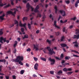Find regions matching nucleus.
Instances as JSON below:
<instances>
[{
  "label": "nucleus",
  "mask_w": 79,
  "mask_h": 79,
  "mask_svg": "<svg viewBox=\"0 0 79 79\" xmlns=\"http://www.w3.org/2000/svg\"><path fill=\"white\" fill-rule=\"evenodd\" d=\"M73 73V72H69L67 73V74H68V75H71V74H72Z\"/></svg>",
  "instance_id": "31"
},
{
  "label": "nucleus",
  "mask_w": 79,
  "mask_h": 79,
  "mask_svg": "<svg viewBox=\"0 0 79 79\" xmlns=\"http://www.w3.org/2000/svg\"><path fill=\"white\" fill-rule=\"evenodd\" d=\"M76 3H77V4H78V3H79V0H78L77 1Z\"/></svg>",
  "instance_id": "64"
},
{
  "label": "nucleus",
  "mask_w": 79,
  "mask_h": 79,
  "mask_svg": "<svg viewBox=\"0 0 79 79\" xmlns=\"http://www.w3.org/2000/svg\"><path fill=\"white\" fill-rule=\"evenodd\" d=\"M73 56H75V57H79V56L76 55H73Z\"/></svg>",
  "instance_id": "59"
},
{
  "label": "nucleus",
  "mask_w": 79,
  "mask_h": 79,
  "mask_svg": "<svg viewBox=\"0 0 79 79\" xmlns=\"http://www.w3.org/2000/svg\"><path fill=\"white\" fill-rule=\"evenodd\" d=\"M34 12H35V13H40V12L39 10H38V9H35L34 10Z\"/></svg>",
  "instance_id": "21"
},
{
  "label": "nucleus",
  "mask_w": 79,
  "mask_h": 79,
  "mask_svg": "<svg viewBox=\"0 0 79 79\" xmlns=\"http://www.w3.org/2000/svg\"><path fill=\"white\" fill-rule=\"evenodd\" d=\"M60 46H61V47H63V48L66 47H67V45L66 44H60Z\"/></svg>",
  "instance_id": "13"
},
{
  "label": "nucleus",
  "mask_w": 79,
  "mask_h": 79,
  "mask_svg": "<svg viewBox=\"0 0 79 79\" xmlns=\"http://www.w3.org/2000/svg\"><path fill=\"white\" fill-rule=\"evenodd\" d=\"M34 48L35 49V50H36V51L39 50V48H38L37 47V46L35 45V44L34 45Z\"/></svg>",
  "instance_id": "16"
},
{
  "label": "nucleus",
  "mask_w": 79,
  "mask_h": 79,
  "mask_svg": "<svg viewBox=\"0 0 79 79\" xmlns=\"http://www.w3.org/2000/svg\"><path fill=\"white\" fill-rule=\"evenodd\" d=\"M6 38H3V37H1L0 38V42L1 44H3V40L4 41V42L5 43L6 42V43H9L10 42V41L9 40H6Z\"/></svg>",
  "instance_id": "2"
},
{
  "label": "nucleus",
  "mask_w": 79,
  "mask_h": 79,
  "mask_svg": "<svg viewBox=\"0 0 79 79\" xmlns=\"http://www.w3.org/2000/svg\"><path fill=\"white\" fill-rule=\"evenodd\" d=\"M21 21H20L19 22V26H20V27H25V29L26 28V23H24V24H23L22 23H21Z\"/></svg>",
  "instance_id": "5"
},
{
  "label": "nucleus",
  "mask_w": 79,
  "mask_h": 79,
  "mask_svg": "<svg viewBox=\"0 0 79 79\" xmlns=\"http://www.w3.org/2000/svg\"><path fill=\"white\" fill-rule=\"evenodd\" d=\"M30 8H31V11H34V8H33V7H32V6H31L30 7Z\"/></svg>",
  "instance_id": "55"
},
{
  "label": "nucleus",
  "mask_w": 79,
  "mask_h": 79,
  "mask_svg": "<svg viewBox=\"0 0 79 79\" xmlns=\"http://www.w3.org/2000/svg\"><path fill=\"white\" fill-rule=\"evenodd\" d=\"M17 40L18 41V42H20L21 40V39L20 38H18L17 39Z\"/></svg>",
  "instance_id": "49"
},
{
  "label": "nucleus",
  "mask_w": 79,
  "mask_h": 79,
  "mask_svg": "<svg viewBox=\"0 0 79 79\" xmlns=\"http://www.w3.org/2000/svg\"><path fill=\"white\" fill-rule=\"evenodd\" d=\"M63 71H64V72H67V71H68V69L66 68H64L63 69Z\"/></svg>",
  "instance_id": "27"
},
{
  "label": "nucleus",
  "mask_w": 79,
  "mask_h": 79,
  "mask_svg": "<svg viewBox=\"0 0 79 79\" xmlns=\"http://www.w3.org/2000/svg\"><path fill=\"white\" fill-rule=\"evenodd\" d=\"M5 77L6 79H9L10 77L8 76H6Z\"/></svg>",
  "instance_id": "51"
},
{
  "label": "nucleus",
  "mask_w": 79,
  "mask_h": 79,
  "mask_svg": "<svg viewBox=\"0 0 79 79\" xmlns=\"http://www.w3.org/2000/svg\"><path fill=\"white\" fill-rule=\"evenodd\" d=\"M23 2L24 3H27V1H26V0H24L23 1Z\"/></svg>",
  "instance_id": "56"
},
{
  "label": "nucleus",
  "mask_w": 79,
  "mask_h": 79,
  "mask_svg": "<svg viewBox=\"0 0 79 79\" xmlns=\"http://www.w3.org/2000/svg\"><path fill=\"white\" fill-rule=\"evenodd\" d=\"M28 26L29 29H31V24L28 23Z\"/></svg>",
  "instance_id": "29"
},
{
  "label": "nucleus",
  "mask_w": 79,
  "mask_h": 79,
  "mask_svg": "<svg viewBox=\"0 0 79 79\" xmlns=\"http://www.w3.org/2000/svg\"><path fill=\"white\" fill-rule=\"evenodd\" d=\"M63 73V71L61 70H60L59 71L57 72V74L58 75H60V74Z\"/></svg>",
  "instance_id": "17"
},
{
  "label": "nucleus",
  "mask_w": 79,
  "mask_h": 79,
  "mask_svg": "<svg viewBox=\"0 0 79 79\" xmlns=\"http://www.w3.org/2000/svg\"><path fill=\"white\" fill-rule=\"evenodd\" d=\"M35 9L37 10H39V5H37Z\"/></svg>",
  "instance_id": "39"
},
{
  "label": "nucleus",
  "mask_w": 79,
  "mask_h": 79,
  "mask_svg": "<svg viewBox=\"0 0 79 79\" xmlns=\"http://www.w3.org/2000/svg\"><path fill=\"white\" fill-rule=\"evenodd\" d=\"M12 77H13V79H16V76H15V75L13 76Z\"/></svg>",
  "instance_id": "48"
},
{
  "label": "nucleus",
  "mask_w": 79,
  "mask_h": 79,
  "mask_svg": "<svg viewBox=\"0 0 79 79\" xmlns=\"http://www.w3.org/2000/svg\"><path fill=\"white\" fill-rule=\"evenodd\" d=\"M63 58H64V56L63 55V54L62 53L60 56V58L61 60V59H63Z\"/></svg>",
  "instance_id": "24"
},
{
  "label": "nucleus",
  "mask_w": 79,
  "mask_h": 79,
  "mask_svg": "<svg viewBox=\"0 0 79 79\" xmlns=\"http://www.w3.org/2000/svg\"><path fill=\"white\" fill-rule=\"evenodd\" d=\"M11 4L12 5H14V3H13V1H11Z\"/></svg>",
  "instance_id": "60"
},
{
  "label": "nucleus",
  "mask_w": 79,
  "mask_h": 79,
  "mask_svg": "<svg viewBox=\"0 0 79 79\" xmlns=\"http://www.w3.org/2000/svg\"><path fill=\"white\" fill-rule=\"evenodd\" d=\"M24 73V70H22L20 71L21 74H23Z\"/></svg>",
  "instance_id": "33"
},
{
  "label": "nucleus",
  "mask_w": 79,
  "mask_h": 79,
  "mask_svg": "<svg viewBox=\"0 0 79 79\" xmlns=\"http://www.w3.org/2000/svg\"><path fill=\"white\" fill-rule=\"evenodd\" d=\"M6 3H5L3 4V3H2V0H0V6H3L4 5H6Z\"/></svg>",
  "instance_id": "11"
},
{
  "label": "nucleus",
  "mask_w": 79,
  "mask_h": 79,
  "mask_svg": "<svg viewBox=\"0 0 79 79\" xmlns=\"http://www.w3.org/2000/svg\"><path fill=\"white\" fill-rule=\"evenodd\" d=\"M48 60L50 61L51 62V64L52 65H53V64H54L55 63V60L54 59H51V57H49L48 59Z\"/></svg>",
  "instance_id": "4"
},
{
  "label": "nucleus",
  "mask_w": 79,
  "mask_h": 79,
  "mask_svg": "<svg viewBox=\"0 0 79 79\" xmlns=\"http://www.w3.org/2000/svg\"><path fill=\"white\" fill-rule=\"evenodd\" d=\"M56 21H54V26H55V27H56L57 28H58V29H60V27L56 25Z\"/></svg>",
  "instance_id": "10"
},
{
  "label": "nucleus",
  "mask_w": 79,
  "mask_h": 79,
  "mask_svg": "<svg viewBox=\"0 0 79 79\" xmlns=\"http://www.w3.org/2000/svg\"><path fill=\"white\" fill-rule=\"evenodd\" d=\"M60 19H61V16L59 15V18L58 19V21H60Z\"/></svg>",
  "instance_id": "61"
},
{
  "label": "nucleus",
  "mask_w": 79,
  "mask_h": 79,
  "mask_svg": "<svg viewBox=\"0 0 79 79\" xmlns=\"http://www.w3.org/2000/svg\"><path fill=\"white\" fill-rule=\"evenodd\" d=\"M16 48H15L14 51V53H16Z\"/></svg>",
  "instance_id": "52"
},
{
  "label": "nucleus",
  "mask_w": 79,
  "mask_h": 79,
  "mask_svg": "<svg viewBox=\"0 0 79 79\" xmlns=\"http://www.w3.org/2000/svg\"><path fill=\"white\" fill-rule=\"evenodd\" d=\"M64 39V36H62V37L61 38V39L60 40L61 42H63V40Z\"/></svg>",
  "instance_id": "30"
},
{
  "label": "nucleus",
  "mask_w": 79,
  "mask_h": 79,
  "mask_svg": "<svg viewBox=\"0 0 79 79\" xmlns=\"http://www.w3.org/2000/svg\"><path fill=\"white\" fill-rule=\"evenodd\" d=\"M54 9L55 10V12L56 14H57V11H58V9L57 8V7L56 6L54 7Z\"/></svg>",
  "instance_id": "18"
},
{
  "label": "nucleus",
  "mask_w": 79,
  "mask_h": 79,
  "mask_svg": "<svg viewBox=\"0 0 79 79\" xmlns=\"http://www.w3.org/2000/svg\"><path fill=\"white\" fill-rule=\"evenodd\" d=\"M29 3H27L26 5V8L27 9V11H29V9L31 7Z\"/></svg>",
  "instance_id": "7"
},
{
  "label": "nucleus",
  "mask_w": 79,
  "mask_h": 79,
  "mask_svg": "<svg viewBox=\"0 0 79 79\" xmlns=\"http://www.w3.org/2000/svg\"><path fill=\"white\" fill-rule=\"evenodd\" d=\"M73 27H74V26H73V25H71V26H70V27H69V29H72V28H73Z\"/></svg>",
  "instance_id": "45"
},
{
  "label": "nucleus",
  "mask_w": 79,
  "mask_h": 79,
  "mask_svg": "<svg viewBox=\"0 0 79 79\" xmlns=\"http://www.w3.org/2000/svg\"><path fill=\"white\" fill-rule=\"evenodd\" d=\"M21 31L22 32H23L24 31V28H21Z\"/></svg>",
  "instance_id": "40"
},
{
  "label": "nucleus",
  "mask_w": 79,
  "mask_h": 79,
  "mask_svg": "<svg viewBox=\"0 0 79 79\" xmlns=\"http://www.w3.org/2000/svg\"><path fill=\"white\" fill-rule=\"evenodd\" d=\"M55 58L57 60H61V59L59 58V57H56Z\"/></svg>",
  "instance_id": "41"
},
{
  "label": "nucleus",
  "mask_w": 79,
  "mask_h": 79,
  "mask_svg": "<svg viewBox=\"0 0 79 79\" xmlns=\"http://www.w3.org/2000/svg\"><path fill=\"white\" fill-rule=\"evenodd\" d=\"M40 60L44 61H46L47 59L44 57H40Z\"/></svg>",
  "instance_id": "23"
},
{
  "label": "nucleus",
  "mask_w": 79,
  "mask_h": 79,
  "mask_svg": "<svg viewBox=\"0 0 79 79\" xmlns=\"http://www.w3.org/2000/svg\"><path fill=\"white\" fill-rule=\"evenodd\" d=\"M34 59L35 61H37V58L35 57H34Z\"/></svg>",
  "instance_id": "46"
},
{
  "label": "nucleus",
  "mask_w": 79,
  "mask_h": 79,
  "mask_svg": "<svg viewBox=\"0 0 79 79\" xmlns=\"http://www.w3.org/2000/svg\"><path fill=\"white\" fill-rule=\"evenodd\" d=\"M3 34V32L2 31H0V35H2Z\"/></svg>",
  "instance_id": "44"
},
{
  "label": "nucleus",
  "mask_w": 79,
  "mask_h": 79,
  "mask_svg": "<svg viewBox=\"0 0 79 79\" xmlns=\"http://www.w3.org/2000/svg\"><path fill=\"white\" fill-rule=\"evenodd\" d=\"M76 19V17H74L73 18L70 19L71 20H73V21H75Z\"/></svg>",
  "instance_id": "32"
},
{
  "label": "nucleus",
  "mask_w": 79,
  "mask_h": 79,
  "mask_svg": "<svg viewBox=\"0 0 79 79\" xmlns=\"http://www.w3.org/2000/svg\"><path fill=\"white\" fill-rule=\"evenodd\" d=\"M56 77L57 79H60V76H58V75H56Z\"/></svg>",
  "instance_id": "63"
},
{
  "label": "nucleus",
  "mask_w": 79,
  "mask_h": 79,
  "mask_svg": "<svg viewBox=\"0 0 79 79\" xmlns=\"http://www.w3.org/2000/svg\"><path fill=\"white\" fill-rule=\"evenodd\" d=\"M5 16V15L3 14L2 16H0V19H1L2 21L4 19L3 18Z\"/></svg>",
  "instance_id": "14"
},
{
  "label": "nucleus",
  "mask_w": 79,
  "mask_h": 79,
  "mask_svg": "<svg viewBox=\"0 0 79 79\" xmlns=\"http://www.w3.org/2000/svg\"><path fill=\"white\" fill-rule=\"evenodd\" d=\"M78 4L76 3V2L75 3V7H77V6H78Z\"/></svg>",
  "instance_id": "47"
},
{
  "label": "nucleus",
  "mask_w": 79,
  "mask_h": 79,
  "mask_svg": "<svg viewBox=\"0 0 79 79\" xmlns=\"http://www.w3.org/2000/svg\"><path fill=\"white\" fill-rule=\"evenodd\" d=\"M7 14H11L12 15H13L14 16H15V14H14V13L13 12H12V11H9L7 12Z\"/></svg>",
  "instance_id": "12"
},
{
  "label": "nucleus",
  "mask_w": 79,
  "mask_h": 79,
  "mask_svg": "<svg viewBox=\"0 0 79 79\" xmlns=\"http://www.w3.org/2000/svg\"><path fill=\"white\" fill-rule=\"evenodd\" d=\"M73 44H75L74 45V47L77 48L78 47L79 45H78V43H77V41L73 42Z\"/></svg>",
  "instance_id": "9"
},
{
  "label": "nucleus",
  "mask_w": 79,
  "mask_h": 79,
  "mask_svg": "<svg viewBox=\"0 0 79 79\" xmlns=\"http://www.w3.org/2000/svg\"><path fill=\"white\" fill-rule=\"evenodd\" d=\"M23 57L19 56H18L16 59L14 60V61L15 62H17V63L19 62V64L23 66V63L21 62V61H23Z\"/></svg>",
  "instance_id": "1"
},
{
  "label": "nucleus",
  "mask_w": 79,
  "mask_h": 79,
  "mask_svg": "<svg viewBox=\"0 0 79 79\" xmlns=\"http://www.w3.org/2000/svg\"><path fill=\"white\" fill-rule=\"evenodd\" d=\"M17 24H18V21H17V20H15V24L16 25Z\"/></svg>",
  "instance_id": "35"
},
{
  "label": "nucleus",
  "mask_w": 79,
  "mask_h": 79,
  "mask_svg": "<svg viewBox=\"0 0 79 79\" xmlns=\"http://www.w3.org/2000/svg\"><path fill=\"white\" fill-rule=\"evenodd\" d=\"M14 26V24H11L9 28H11V27H13V26Z\"/></svg>",
  "instance_id": "38"
},
{
  "label": "nucleus",
  "mask_w": 79,
  "mask_h": 79,
  "mask_svg": "<svg viewBox=\"0 0 79 79\" xmlns=\"http://www.w3.org/2000/svg\"><path fill=\"white\" fill-rule=\"evenodd\" d=\"M9 6H10V4H9L5 6L4 8H8V7H9Z\"/></svg>",
  "instance_id": "26"
},
{
  "label": "nucleus",
  "mask_w": 79,
  "mask_h": 79,
  "mask_svg": "<svg viewBox=\"0 0 79 79\" xmlns=\"http://www.w3.org/2000/svg\"><path fill=\"white\" fill-rule=\"evenodd\" d=\"M31 48H28V49H27V52H31Z\"/></svg>",
  "instance_id": "43"
},
{
  "label": "nucleus",
  "mask_w": 79,
  "mask_h": 79,
  "mask_svg": "<svg viewBox=\"0 0 79 79\" xmlns=\"http://www.w3.org/2000/svg\"><path fill=\"white\" fill-rule=\"evenodd\" d=\"M72 71V69L71 68H68L67 69V71Z\"/></svg>",
  "instance_id": "37"
},
{
  "label": "nucleus",
  "mask_w": 79,
  "mask_h": 79,
  "mask_svg": "<svg viewBox=\"0 0 79 79\" xmlns=\"http://www.w3.org/2000/svg\"><path fill=\"white\" fill-rule=\"evenodd\" d=\"M47 49L48 50L49 55H53V54H55V53H56V52H55V51H52V50L51 49L50 47H47L46 48V49Z\"/></svg>",
  "instance_id": "3"
},
{
  "label": "nucleus",
  "mask_w": 79,
  "mask_h": 79,
  "mask_svg": "<svg viewBox=\"0 0 79 79\" xmlns=\"http://www.w3.org/2000/svg\"><path fill=\"white\" fill-rule=\"evenodd\" d=\"M50 73L51 74H53L54 73V72L53 71H50Z\"/></svg>",
  "instance_id": "53"
},
{
  "label": "nucleus",
  "mask_w": 79,
  "mask_h": 79,
  "mask_svg": "<svg viewBox=\"0 0 79 79\" xmlns=\"http://www.w3.org/2000/svg\"><path fill=\"white\" fill-rule=\"evenodd\" d=\"M38 1H39V0H35L34 1V2L35 3H37V2H38Z\"/></svg>",
  "instance_id": "62"
},
{
  "label": "nucleus",
  "mask_w": 79,
  "mask_h": 79,
  "mask_svg": "<svg viewBox=\"0 0 79 79\" xmlns=\"http://www.w3.org/2000/svg\"><path fill=\"white\" fill-rule=\"evenodd\" d=\"M66 3H67V4H69V3H70V1H67L66 2H65Z\"/></svg>",
  "instance_id": "42"
},
{
  "label": "nucleus",
  "mask_w": 79,
  "mask_h": 79,
  "mask_svg": "<svg viewBox=\"0 0 79 79\" xmlns=\"http://www.w3.org/2000/svg\"><path fill=\"white\" fill-rule=\"evenodd\" d=\"M59 12L62 15L63 17H64V16H65L66 15V13L65 12V11L63 10H60Z\"/></svg>",
  "instance_id": "6"
},
{
  "label": "nucleus",
  "mask_w": 79,
  "mask_h": 79,
  "mask_svg": "<svg viewBox=\"0 0 79 79\" xmlns=\"http://www.w3.org/2000/svg\"><path fill=\"white\" fill-rule=\"evenodd\" d=\"M28 35H24V37H22L23 39H27V38H28Z\"/></svg>",
  "instance_id": "20"
},
{
  "label": "nucleus",
  "mask_w": 79,
  "mask_h": 79,
  "mask_svg": "<svg viewBox=\"0 0 79 79\" xmlns=\"http://www.w3.org/2000/svg\"><path fill=\"white\" fill-rule=\"evenodd\" d=\"M38 66H39V64L37 63H36L34 67V68L35 69H36V70H38Z\"/></svg>",
  "instance_id": "8"
},
{
  "label": "nucleus",
  "mask_w": 79,
  "mask_h": 79,
  "mask_svg": "<svg viewBox=\"0 0 79 79\" xmlns=\"http://www.w3.org/2000/svg\"><path fill=\"white\" fill-rule=\"evenodd\" d=\"M65 30H66V27H64L63 28V31L65 32Z\"/></svg>",
  "instance_id": "57"
},
{
  "label": "nucleus",
  "mask_w": 79,
  "mask_h": 79,
  "mask_svg": "<svg viewBox=\"0 0 79 79\" xmlns=\"http://www.w3.org/2000/svg\"><path fill=\"white\" fill-rule=\"evenodd\" d=\"M37 15V18H39V17H41L42 16V15L40 14V13H38Z\"/></svg>",
  "instance_id": "22"
},
{
  "label": "nucleus",
  "mask_w": 79,
  "mask_h": 79,
  "mask_svg": "<svg viewBox=\"0 0 79 79\" xmlns=\"http://www.w3.org/2000/svg\"><path fill=\"white\" fill-rule=\"evenodd\" d=\"M33 77H37V75H36L35 74H33Z\"/></svg>",
  "instance_id": "54"
},
{
  "label": "nucleus",
  "mask_w": 79,
  "mask_h": 79,
  "mask_svg": "<svg viewBox=\"0 0 79 79\" xmlns=\"http://www.w3.org/2000/svg\"><path fill=\"white\" fill-rule=\"evenodd\" d=\"M6 60L5 59L0 60V62H4V63L5 64V63H6Z\"/></svg>",
  "instance_id": "19"
},
{
  "label": "nucleus",
  "mask_w": 79,
  "mask_h": 79,
  "mask_svg": "<svg viewBox=\"0 0 79 79\" xmlns=\"http://www.w3.org/2000/svg\"><path fill=\"white\" fill-rule=\"evenodd\" d=\"M76 31H77V32H76V34H77H77H79V29H77L76 30Z\"/></svg>",
  "instance_id": "36"
},
{
  "label": "nucleus",
  "mask_w": 79,
  "mask_h": 79,
  "mask_svg": "<svg viewBox=\"0 0 79 79\" xmlns=\"http://www.w3.org/2000/svg\"><path fill=\"white\" fill-rule=\"evenodd\" d=\"M65 60H69V57H68L66 56L65 57Z\"/></svg>",
  "instance_id": "58"
},
{
  "label": "nucleus",
  "mask_w": 79,
  "mask_h": 79,
  "mask_svg": "<svg viewBox=\"0 0 79 79\" xmlns=\"http://www.w3.org/2000/svg\"><path fill=\"white\" fill-rule=\"evenodd\" d=\"M74 39H78L79 38V34L77 35H74Z\"/></svg>",
  "instance_id": "15"
},
{
  "label": "nucleus",
  "mask_w": 79,
  "mask_h": 79,
  "mask_svg": "<svg viewBox=\"0 0 79 79\" xmlns=\"http://www.w3.org/2000/svg\"><path fill=\"white\" fill-rule=\"evenodd\" d=\"M46 42L48 43V44H51V40H50L48 39H47Z\"/></svg>",
  "instance_id": "25"
},
{
  "label": "nucleus",
  "mask_w": 79,
  "mask_h": 79,
  "mask_svg": "<svg viewBox=\"0 0 79 79\" xmlns=\"http://www.w3.org/2000/svg\"><path fill=\"white\" fill-rule=\"evenodd\" d=\"M27 17H23V21H24V20H27Z\"/></svg>",
  "instance_id": "28"
},
{
  "label": "nucleus",
  "mask_w": 79,
  "mask_h": 79,
  "mask_svg": "<svg viewBox=\"0 0 79 79\" xmlns=\"http://www.w3.org/2000/svg\"><path fill=\"white\" fill-rule=\"evenodd\" d=\"M45 18H46V16H45V13H43V19H45Z\"/></svg>",
  "instance_id": "34"
},
{
  "label": "nucleus",
  "mask_w": 79,
  "mask_h": 79,
  "mask_svg": "<svg viewBox=\"0 0 79 79\" xmlns=\"http://www.w3.org/2000/svg\"><path fill=\"white\" fill-rule=\"evenodd\" d=\"M60 34V32H58L56 33V35H59Z\"/></svg>",
  "instance_id": "50"
}]
</instances>
